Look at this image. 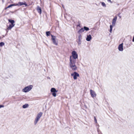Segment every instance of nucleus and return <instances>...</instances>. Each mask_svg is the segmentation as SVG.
Instances as JSON below:
<instances>
[{
  "instance_id": "nucleus-15",
  "label": "nucleus",
  "mask_w": 134,
  "mask_h": 134,
  "mask_svg": "<svg viewBox=\"0 0 134 134\" xmlns=\"http://www.w3.org/2000/svg\"><path fill=\"white\" fill-rule=\"evenodd\" d=\"M42 113L41 112H40L37 114L36 117L40 119L42 116Z\"/></svg>"
},
{
  "instance_id": "nucleus-37",
  "label": "nucleus",
  "mask_w": 134,
  "mask_h": 134,
  "mask_svg": "<svg viewBox=\"0 0 134 134\" xmlns=\"http://www.w3.org/2000/svg\"><path fill=\"white\" fill-rule=\"evenodd\" d=\"M48 79H50V77H49V78H48Z\"/></svg>"
},
{
  "instance_id": "nucleus-29",
  "label": "nucleus",
  "mask_w": 134,
  "mask_h": 134,
  "mask_svg": "<svg viewBox=\"0 0 134 134\" xmlns=\"http://www.w3.org/2000/svg\"><path fill=\"white\" fill-rule=\"evenodd\" d=\"M118 16H119L120 18H121V16L120 15V14L119 13L118 14Z\"/></svg>"
},
{
  "instance_id": "nucleus-27",
  "label": "nucleus",
  "mask_w": 134,
  "mask_h": 134,
  "mask_svg": "<svg viewBox=\"0 0 134 134\" xmlns=\"http://www.w3.org/2000/svg\"><path fill=\"white\" fill-rule=\"evenodd\" d=\"M110 29H112L113 26L111 25H110Z\"/></svg>"
},
{
  "instance_id": "nucleus-20",
  "label": "nucleus",
  "mask_w": 134,
  "mask_h": 134,
  "mask_svg": "<svg viewBox=\"0 0 134 134\" xmlns=\"http://www.w3.org/2000/svg\"><path fill=\"white\" fill-rule=\"evenodd\" d=\"M15 6V4H10V5H8L7 7H6L5 8V9H7L8 8H10L12 6Z\"/></svg>"
},
{
  "instance_id": "nucleus-21",
  "label": "nucleus",
  "mask_w": 134,
  "mask_h": 134,
  "mask_svg": "<svg viewBox=\"0 0 134 134\" xmlns=\"http://www.w3.org/2000/svg\"><path fill=\"white\" fill-rule=\"evenodd\" d=\"M29 106V105L27 104H26L23 106V108H26L28 107Z\"/></svg>"
},
{
  "instance_id": "nucleus-14",
  "label": "nucleus",
  "mask_w": 134,
  "mask_h": 134,
  "mask_svg": "<svg viewBox=\"0 0 134 134\" xmlns=\"http://www.w3.org/2000/svg\"><path fill=\"white\" fill-rule=\"evenodd\" d=\"M92 37L90 35H87L86 38V40L88 41H90Z\"/></svg>"
},
{
  "instance_id": "nucleus-9",
  "label": "nucleus",
  "mask_w": 134,
  "mask_h": 134,
  "mask_svg": "<svg viewBox=\"0 0 134 134\" xmlns=\"http://www.w3.org/2000/svg\"><path fill=\"white\" fill-rule=\"evenodd\" d=\"M23 5H25V7L27 6V4L25 3V2L24 3L23 2H19L18 3L15 4V6H21Z\"/></svg>"
},
{
  "instance_id": "nucleus-4",
  "label": "nucleus",
  "mask_w": 134,
  "mask_h": 134,
  "mask_svg": "<svg viewBox=\"0 0 134 134\" xmlns=\"http://www.w3.org/2000/svg\"><path fill=\"white\" fill-rule=\"evenodd\" d=\"M72 56L73 59H75L78 58V55L76 52L74 51H73L71 52Z\"/></svg>"
},
{
  "instance_id": "nucleus-32",
  "label": "nucleus",
  "mask_w": 134,
  "mask_h": 134,
  "mask_svg": "<svg viewBox=\"0 0 134 134\" xmlns=\"http://www.w3.org/2000/svg\"><path fill=\"white\" fill-rule=\"evenodd\" d=\"M112 29H110V32H112Z\"/></svg>"
},
{
  "instance_id": "nucleus-39",
  "label": "nucleus",
  "mask_w": 134,
  "mask_h": 134,
  "mask_svg": "<svg viewBox=\"0 0 134 134\" xmlns=\"http://www.w3.org/2000/svg\"><path fill=\"white\" fill-rule=\"evenodd\" d=\"M1 38V37H0V38Z\"/></svg>"
},
{
  "instance_id": "nucleus-31",
  "label": "nucleus",
  "mask_w": 134,
  "mask_h": 134,
  "mask_svg": "<svg viewBox=\"0 0 134 134\" xmlns=\"http://www.w3.org/2000/svg\"><path fill=\"white\" fill-rule=\"evenodd\" d=\"M80 27V23H79V24L77 26V27Z\"/></svg>"
},
{
  "instance_id": "nucleus-30",
  "label": "nucleus",
  "mask_w": 134,
  "mask_h": 134,
  "mask_svg": "<svg viewBox=\"0 0 134 134\" xmlns=\"http://www.w3.org/2000/svg\"><path fill=\"white\" fill-rule=\"evenodd\" d=\"M108 2H110V3H112V2L110 0H107Z\"/></svg>"
},
{
  "instance_id": "nucleus-26",
  "label": "nucleus",
  "mask_w": 134,
  "mask_h": 134,
  "mask_svg": "<svg viewBox=\"0 0 134 134\" xmlns=\"http://www.w3.org/2000/svg\"><path fill=\"white\" fill-rule=\"evenodd\" d=\"M94 121L96 122V123H97V119L95 117H94Z\"/></svg>"
},
{
  "instance_id": "nucleus-2",
  "label": "nucleus",
  "mask_w": 134,
  "mask_h": 134,
  "mask_svg": "<svg viewBox=\"0 0 134 134\" xmlns=\"http://www.w3.org/2000/svg\"><path fill=\"white\" fill-rule=\"evenodd\" d=\"M70 62L69 65L70 66L75 65L76 63V60L73 59L71 58V56H70Z\"/></svg>"
},
{
  "instance_id": "nucleus-16",
  "label": "nucleus",
  "mask_w": 134,
  "mask_h": 134,
  "mask_svg": "<svg viewBox=\"0 0 134 134\" xmlns=\"http://www.w3.org/2000/svg\"><path fill=\"white\" fill-rule=\"evenodd\" d=\"M84 31V30L83 28H82L80 30L78 31L77 33L79 34H80Z\"/></svg>"
},
{
  "instance_id": "nucleus-23",
  "label": "nucleus",
  "mask_w": 134,
  "mask_h": 134,
  "mask_svg": "<svg viewBox=\"0 0 134 134\" xmlns=\"http://www.w3.org/2000/svg\"><path fill=\"white\" fill-rule=\"evenodd\" d=\"M46 34L47 36H49L51 35V34L49 31H47L46 32Z\"/></svg>"
},
{
  "instance_id": "nucleus-34",
  "label": "nucleus",
  "mask_w": 134,
  "mask_h": 134,
  "mask_svg": "<svg viewBox=\"0 0 134 134\" xmlns=\"http://www.w3.org/2000/svg\"><path fill=\"white\" fill-rule=\"evenodd\" d=\"M3 37H4V35L3 36Z\"/></svg>"
},
{
  "instance_id": "nucleus-22",
  "label": "nucleus",
  "mask_w": 134,
  "mask_h": 134,
  "mask_svg": "<svg viewBox=\"0 0 134 134\" xmlns=\"http://www.w3.org/2000/svg\"><path fill=\"white\" fill-rule=\"evenodd\" d=\"M83 29L84 31L85 30L86 31H88L89 30V28L88 27L85 26L83 27Z\"/></svg>"
},
{
  "instance_id": "nucleus-5",
  "label": "nucleus",
  "mask_w": 134,
  "mask_h": 134,
  "mask_svg": "<svg viewBox=\"0 0 134 134\" xmlns=\"http://www.w3.org/2000/svg\"><path fill=\"white\" fill-rule=\"evenodd\" d=\"M51 91L52 92V95L54 97H55L56 96V93L58 92V91L56 90L54 88H52L51 89Z\"/></svg>"
},
{
  "instance_id": "nucleus-35",
  "label": "nucleus",
  "mask_w": 134,
  "mask_h": 134,
  "mask_svg": "<svg viewBox=\"0 0 134 134\" xmlns=\"http://www.w3.org/2000/svg\"><path fill=\"white\" fill-rule=\"evenodd\" d=\"M62 6H63V8H64V6H63V5Z\"/></svg>"
},
{
  "instance_id": "nucleus-10",
  "label": "nucleus",
  "mask_w": 134,
  "mask_h": 134,
  "mask_svg": "<svg viewBox=\"0 0 134 134\" xmlns=\"http://www.w3.org/2000/svg\"><path fill=\"white\" fill-rule=\"evenodd\" d=\"M123 43H122L119 44L118 46V49L119 51H122L123 50Z\"/></svg>"
},
{
  "instance_id": "nucleus-38",
  "label": "nucleus",
  "mask_w": 134,
  "mask_h": 134,
  "mask_svg": "<svg viewBox=\"0 0 134 134\" xmlns=\"http://www.w3.org/2000/svg\"><path fill=\"white\" fill-rule=\"evenodd\" d=\"M133 14H134V13H133Z\"/></svg>"
},
{
  "instance_id": "nucleus-6",
  "label": "nucleus",
  "mask_w": 134,
  "mask_h": 134,
  "mask_svg": "<svg viewBox=\"0 0 134 134\" xmlns=\"http://www.w3.org/2000/svg\"><path fill=\"white\" fill-rule=\"evenodd\" d=\"M71 76L73 77V78L74 80H76L77 79V77L79 76V75L76 72H74L73 73L71 74Z\"/></svg>"
},
{
  "instance_id": "nucleus-11",
  "label": "nucleus",
  "mask_w": 134,
  "mask_h": 134,
  "mask_svg": "<svg viewBox=\"0 0 134 134\" xmlns=\"http://www.w3.org/2000/svg\"><path fill=\"white\" fill-rule=\"evenodd\" d=\"M70 66V68H71L73 71H75L77 70V67L75 65Z\"/></svg>"
},
{
  "instance_id": "nucleus-24",
  "label": "nucleus",
  "mask_w": 134,
  "mask_h": 134,
  "mask_svg": "<svg viewBox=\"0 0 134 134\" xmlns=\"http://www.w3.org/2000/svg\"><path fill=\"white\" fill-rule=\"evenodd\" d=\"M102 4V5L104 7H106V5L105 3L104 2H102L101 3Z\"/></svg>"
},
{
  "instance_id": "nucleus-3",
  "label": "nucleus",
  "mask_w": 134,
  "mask_h": 134,
  "mask_svg": "<svg viewBox=\"0 0 134 134\" xmlns=\"http://www.w3.org/2000/svg\"><path fill=\"white\" fill-rule=\"evenodd\" d=\"M51 35L52 37L51 39L54 44L56 46L58 45V42L56 40V37L52 34Z\"/></svg>"
},
{
  "instance_id": "nucleus-19",
  "label": "nucleus",
  "mask_w": 134,
  "mask_h": 134,
  "mask_svg": "<svg viewBox=\"0 0 134 134\" xmlns=\"http://www.w3.org/2000/svg\"><path fill=\"white\" fill-rule=\"evenodd\" d=\"M40 119L39 118H38L36 117L34 122V124H36L37 122Z\"/></svg>"
},
{
  "instance_id": "nucleus-36",
  "label": "nucleus",
  "mask_w": 134,
  "mask_h": 134,
  "mask_svg": "<svg viewBox=\"0 0 134 134\" xmlns=\"http://www.w3.org/2000/svg\"><path fill=\"white\" fill-rule=\"evenodd\" d=\"M48 79H50V77H49V78H48Z\"/></svg>"
},
{
  "instance_id": "nucleus-7",
  "label": "nucleus",
  "mask_w": 134,
  "mask_h": 134,
  "mask_svg": "<svg viewBox=\"0 0 134 134\" xmlns=\"http://www.w3.org/2000/svg\"><path fill=\"white\" fill-rule=\"evenodd\" d=\"M90 94L92 97L94 98L96 96V94L94 91H93L92 90H90Z\"/></svg>"
},
{
  "instance_id": "nucleus-25",
  "label": "nucleus",
  "mask_w": 134,
  "mask_h": 134,
  "mask_svg": "<svg viewBox=\"0 0 134 134\" xmlns=\"http://www.w3.org/2000/svg\"><path fill=\"white\" fill-rule=\"evenodd\" d=\"M4 45V43L3 42H1L0 43V46L2 47Z\"/></svg>"
},
{
  "instance_id": "nucleus-13",
  "label": "nucleus",
  "mask_w": 134,
  "mask_h": 134,
  "mask_svg": "<svg viewBox=\"0 0 134 134\" xmlns=\"http://www.w3.org/2000/svg\"><path fill=\"white\" fill-rule=\"evenodd\" d=\"M36 10L40 14H41V9L39 6H37V8Z\"/></svg>"
},
{
  "instance_id": "nucleus-8",
  "label": "nucleus",
  "mask_w": 134,
  "mask_h": 134,
  "mask_svg": "<svg viewBox=\"0 0 134 134\" xmlns=\"http://www.w3.org/2000/svg\"><path fill=\"white\" fill-rule=\"evenodd\" d=\"M82 39V36L80 34L78 37V41L77 42L79 46L81 44Z\"/></svg>"
},
{
  "instance_id": "nucleus-12",
  "label": "nucleus",
  "mask_w": 134,
  "mask_h": 134,
  "mask_svg": "<svg viewBox=\"0 0 134 134\" xmlns=\"http://www.w3.org/2000/svg\"><path fill=\"white\" fill-rule=\"evenodd\" d=\"M117 19V16H115L114 18L113 19V20L112 24L114 26L115 25L116 21Z\"/></svg>"
},
{
  "instance_id": "nucleus-18",
  "label": "nucleus",
  "mask_w": 134,
  "mask_h": 134,
  "mask_svg": "<svg viewBox=\"0 0 134 134\" xmlns=\"http://www.w3.org/2000/svg\"><path fill=\"white\" fill-rule=\"evenodd\" d=\"M8 21L10 23L12 24H15L14 23H15V21L11 19H9Z\"/></svg>"
},
{
  "instance_id": "nucleus-1",
  "label": "nucleus",
  "mask_w": 134,
  "mask_h": 134,
  "mask_svg": "<svg viewBox=\"0 0 134 134\" xmlns=\"http://www.w3.org/2000/svg\"><path fill=\"white\" fill-rule=\"evenodd\" d=\"M33 87V86L32 85H30L26 87L22 90V91L24 92H28L32 89Z\"/></svg>"
},
{
  "instance_id": "nucleus-28",
  "label": "nucleus",
  "mask_w": 134,
  "mask_h": 134,
  "mask_svg": "<svg viewBox=\"0 0 134 134\" xmlns=\"http://www.w3.org/2000/svg\"><path fill=\"white\" fill-rule=\"evenodd\" d=\"M4 107V105H0V108H1L3 107Z\"/></svg>"
},
{
  "instance_id": "nucleus-33",
  "label": "nucleus",
  "mask_w": 134,
  "mask_h": 134,
  "mask_svg": "<svg viewBox=\"0 0 134 134\" xmlns=\"http://www.w3.org/2000/svg\"><path fill=\"white\" fill-rule=\"evenodd\" d=\"M132 41L133 42H134V36L133 37V38L132 39Z\"/></svg>"
},
{
  "instance_id": "nucleus-17",
  "label": "nucleus",
  "mask_w": 134,
  "mask_h": 134,
  "mask_svg": "<svg viewBox=\"0 0 134 134\" xmlns=\"http://www.w3.org/2000/svg\"><path fill=\"white\" fill-rule=\"evenodd\" d=\"M15 24H10L9 25V26L8 28V30L11 29L14 26Z\"/></svg>"
}]
</instances>
